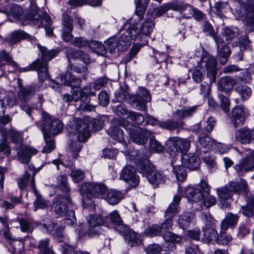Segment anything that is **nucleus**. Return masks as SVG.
<instances>
[{
  "mask_svg": "<svg viewBox=\"0 0 254 254\" xmlns=\"http://www.w3.org/2000/svg\"><path fill=\"white\" fill-rule=\"evenodd\" d=\"M248 185L245 180L241 181L240 183L235 182H231L229 185L218 188L216 190L219 198L221 199L220 203L223 208H227L230 206V203L227 201L232 197V192L240 193L246 192Z\"/></svg>",
  "mask_w": 254,
  "mask_h": 254,
  "instance_id": "f257e3e1",
  "label": "nucleus"
},
{
  "mask_svg": "<svg viewBox=\"0 0 254 254\" xmlns=\"http://www.w3.org/2000/svg\"><path fill=\"white\" fill-rule=\"evenodd\" d=\"M43 123L41 129L44 136H55L60 133L64 127V124L59 120L53 119L50 115L46 112H42Z\"/></svg>",
  "mask_w": 254,
  "mask_h": 254,
  "instance_id": "f03ea898",
  "label": "nucleus"
},
{
  "mask_svg": "<svg viewBox=\"0 0 254 254\" xmlns=\"http://www.w3.org/2000/svg\"><path fill=\"white\" fill-rule=\"evenodd\" d=\"M240 9H236L247 29L254 30V1H238Z\"/></svg>",
  "mask_w": 254,
  "mask_h": 254,
  "instance_id": "7ed1b4c3",
  "label": "nucleus"
},
{
  "mask_svg": "<svg viewBox=\"0 0 254 254\" xmlns=\"http://www.w3.org/2000/svg\"><path fill=\"white\" fill-rule=\"evenodd\" d=\"M87 89L85 88L83 90L78 88L73 91L72 95L65 94L64 96L65 101L69 102L74 101L76 102L75 106L78 110L91 111L95 109V106L87 104L84 103L85 97L87 95Z\"/></svg>",
  "mask_w": 254,
  "mask_h": 254,
  "instance_id": "20e7f679",
  "label": "nucleus"
},
{
  "mask_svg": "<svg viewBox=\"0 0 254 254\" xmlns=\"http://www.w3.org/2000/svg\"><path fill=\"white\" fill-rule=\"evenodd\" d=\"M145 176L148 181L153 185L157 186L159 184H164L165 177L148 159H144V176Z\"/></svg>",
  "mask_w": 254,
  "mask_h": 254,
  "instance_id": "39448f33",
  "label": "nucleus"
},
{
  "mask_svg": "<svg viewBox=\"0 0 254 254\" xmlns=\"http://www.w3.org/2000/svg\"><path fill=\"white\" fill-rule=\"evenodd\" d=\"M168 152L172 156H176L179 151L186 154L190 147V142L187 139L179 137H171L166 141Z\"/></svg>",
  "mask_w": 254,
  "mask_h": 254,
  "instance_id": "423d86ee",
  "label": "nucleus"
},
{
  "mask_svg": "<svg viewBox=\"0 0 254 254\" xmlns=\"http://www.w3.org/2000/svg\"><path fill=\"white\" fill-rule=\"evenodd\" d=\"M201 67H204L207 73V76L209 78L211 83L216 82L217 73V61L213 56L206 54L201 58L200 63Z\"/></svg>",
  "mask_w": 254,
  "mask_h": 254,
  "instance_id": "0eeeda50",
  "label": "nucleus"
},
{
  "mask_svg": "<svg viewBox=\"0 0 254 254\" xmlns=\"http://www.w3.org/2000/svg\"><path fill=\"white\" fill-rule=\"evenodd\" d=\"M38 10L39 8L37 7L35 1H32L29 12L25 16L26 20L35 22L41 19V24L42 26L51 25L50 16L46 13L41 16L38 13Z\"/></svg>",
  "mask_w": 254,
  "mask_h": 254,
  "instance_id": "6e6552de",
  "label": "nucleus"
},
{
  "mask_svg": "<svg viewBox=\"0 0 254 254\" xmlns=\"http://www.w3.org/2000/svg\"><path fill=\"white\" fill-rule=\"evenodd\" d=\"M120 178L133 187L137 186L139 182V178L136 175L135 168L130 165L123 168L120 174Z\"/></svg>",
  "mask_w": 254,
  "mask_h": 254,
  "instance_id": "1a4fd4ad",
  "label": "nucleus"
},
{
  "mask_svg": "<svg viewBox=\"0 0 254 254\" xmlns=\"http://www.w3.org/2000/svg\"><path fill=\"white\" fill-rule=\"evenodd\" d=\"M215 41L217 44V56L219 62L222 64H225L231 53L230 48L220 36Z\"/></svg>",
  "mask_w": 254,
  "mask_h": 254,
  "instance_id": "9d476101",
  "label": "nucleus"
},
{
  "mask_svg": "<svg viewBox=\"0 0 254 254\" xmlns=\"http://www.w3.org/2000/svg\"><path fill=\"white\" fill-rule=\"evenodd\" d=\"M48 64L43 60L38 59L32 63L29 66V69L38 71L39 78L42 81L49 78Z\"/></svg>",
  "mask_w": 254,
  "mask_h": 254,
  "instance_id": "9b49d317",
  "label": "nucleus"
},
{
  "mask_svg": "<svg viewBox=\"0 0 254 254\" xmlns=\"http://www.w3.org/2000/svg\"><path fill=\"white\" fill-rule=\"evenodd\" d=\"M75 129L77 132V138L79 141L85 142L89 137L90 134L88 123L82 119L77 120Z\"/></svg>",
  "mask_w": 254,
  "mask_h": 254,
  "instance_id": "f8f14e48",
  "label": "nucleus"
},
{
  "mask_svg": "<svg viewBox=\"0 0 254 254\" xmlns=\"http://www.w3.org/2000/svg\"><path fill=\"white\" fill-rule=\"evenodd\" d=\"M236 139L242 144H247L254 140V128L250 129L248 127H243L237 131L235 134Z\"/></svg>",
  "mask_w": 254,
  "mask_h": 254,
  "instance_id": "ddd939ff",
  "label": "nucleus"
},
{
  "mask_svg": "<svg viewBox=\"0 0 254 254\" xmlns=\"http://www.w3.org/2000/svg\"><path fill=\"white\" fill-rule=\"evenodd\" d=\"M245 119V113L243 108L237 106L232 110L231 121L235 128L243 126Z\"/></svg>",
  "mask_w": 254,
  "mask_h": 254,
  "instance_id": "4468645a",
  "label": "nucleus"
},
{
  "mask_svg": "<svg viewBox=\"0 0 254 254\" xmlns=\"http://www.w3.org/2000/svg\"><path fill=\"white\" fill-rule=\"evenodd\" d=\"M189 7H190L189 5L179 4L177 2H170L155 9V12L157 16H160L169 9H171L182 12Z\"/></svg>",
  "mask_w": 254,
  "mask_h": 254,
  "instance_id": "2eb2a0df",
  "label": "nucleus"
},
{
  "mask_svg": "<svg viewBox=\"0 0 254 254\" xmlns=\"http://www.w3.org/2000/svg\"><path fill=\"white\" fill-rule=\"evenodd\" d=\"M182 161L183 165L190 170H195L199 167L200 160L197 155L193 154H184Z\"/></svg>",
  "mask_w": 254,
  "mask_h": 254,
  "instance_id": "dca6fc26",
  "label": "nucleus"
},
{
  "mask_svg": "<svg viewBox=\"0 0 254 254\" xmlns=\"http://www.w3.org/2000/svg\"><path fill=\"white\" fill-rule=\"evenodd\" d=\"M216 144V142L205 133L199 134L197 146L200 149L204 152L210 150L214 145Z\"/></svg>",
  "mask_w": 254,
  "mask_h": 254,
  "instance_id": "f3484780",
  "label": "nucleus"
},
{
  "mask_svg": "<svg viewBox=\"0 0 254 254\" xmlns=\"http://www.w3.org/2000/svg\"><path fill=\"white\" fill-rule=\"evenodd\" d=\"M37 150L30 147L20 144L19 151L18 152V160L22 163H28L32 155L36 154Z\"/></svg>",
  "mask_w": 254,
  "mask_h": 254,
  "instance_id": "a211bd4d",
  "label": "nucleus"
},
{
  "mask_svg": "<svg viewBox=\"0 0 254 254\" xmlns=\"http://www.w3.org/2000/svg\"><path fill=\"white\" fill-rule=\"evenodd\" d=\"M66 54L68 59L72 58L81 60L85 64L90 62V59L88 54L81 50H76L71 47L66 48Z\"/></svg>",
  "mask_w": 254,
  "mask_h": 254,
  "instance_id": "6ab92c4d",
  "label": "nucleus"
},
{
  "mask_svg": "<svg viewBox=\"0 0 254 254\" xmlns=\"http://www.w3.org/2000/svg\"><path fill=\"white\" fill-rule=\"evenodd\" d=\"M236 84L234 78L226 76L221 77L218 82V89L219 91L229 93L232 91Z\"/></svg>",
  "mask_w": 254,
  "mask_h": 254,
  "instance_id": "aec40b11",
  "label": "nucleus"
},
{
  "mask_svg": "<svg viewBox=\"0 0 254 254\" xmlns=\"http://www.w3.org/2000/svg\"><path fill=\"white\" fill-rule=\"evenodd\" d=\"M239 216L231 212H228L221 223L222 230L226 231L229 227H235L239 220Z\"/></svg>",
  "mask_w": 254,
  "mask_h": 254,
  "instance_id": "412c9836",
  "label": "nucleus"
},
{
  "mask_svg": "<svg viewBox=\"0 0 254 254\" xmlns=\"http://www.w3.org/2000/svg\"><path fill=\"white\" fill-rule=\"evenodd\" d=\"M236 170L240 173L241 172H247L254 168V162L253 159L250 156L244 158L240 163L235 167Z\"/></svg>",
  "mask_w": 254,
  "mask_h": 254,
  "instance_id": "4be33fe9",
  "label": "nucleus"
},
{
  "mask_svg": "<svg viewBox=\"0 0 254 254\" xmlns=\"http://www.w3.org/2000/svg\"><path fill=\"white\" fill-rule=\"evenodd\" d=\"M185 194L190 201L198 202L202 199V193L199 189L189 187L185 190Z\"/></svg>",
  "mask_w": 254,
  "mask_h": 254,
  "instance_id": "5701e85b",
  "label": "nucleus"
},
{
  "mask_svg": "<svg viewBox=\"0 0 254 254\" xmlns=\"http://www.w3.org/2000/svg\"><path fill=\"white\" fill-rule=\"evenodd\" d=\"M198 106H194L189 108H184L182 110H177L173 113L174 117L177 119H183L192 116L196 112Z\"/></svg>",
  "mask_w": 254,
  "mask_h": 254,
  "instance_id": "b1692460",
  "label": "nucleus"
},
{
  "mask_svg": "<svg viewBox=\"0 0 254 254\" xmlns=\"http://www.w3.org/2000/svg\"><path fill=\"white\" fill-rule=\"evenodd\" d=\"M64 198L63 195L58 196V199L55 201L52 205V208L53 209L57 214L59 215H63L65 214L68 210L67 204L63 202L61 199Z\"/></svg>",
  "mask_w": 254,
  "mask_h": 254,
  "instance_id": "393cba45",
  "label": "nucleus"
},
{
  "mask_svg": "<svg viewBox=\"0 0 254 254\" xmlns=\"http://www.w3.org/2000/svg\"><path fill=\"white\" fill-rule=\"evenodd\" d=\"M61 76L62 83L64 85L71 86L72 88L77 87L78 88L80 85L81 80L71 76L68 73L62 74Z\"/></svg>",
  "mask_w": 254,
  "mask_h": 254,
  "instance_id": "a878e982",
  "label": "nucleus"
},
{
  "mask_svg": "<svg viewBox=\"0 0 254 254\" xmlns=\"http://www.w3.org/2000/svg\"><path fill=\"white\" fill-rule=\"evenodd\" d=\"M30 36L23 31H15L10 35V39L7 41L11 46L13 45L23 39H30Z\"/></svg>",
  "mask_w": 254,
  "mask_h": 254,
  "instance_id": "bb28decb",
  "label": "nucleus"
},
{
  "mask_svg": "<svg viewBox=\"0 0 254 254\" xmlns=\"http://www.w3.org/2000/svg\"><path fill=\"white\" fill-rule=\"evenodd\" d=\"M35 90V88L32 86L20 87V90L17 94L18 98L20 101L26 102L28 100L30 95L34 93Z\"/></svg>",
  "mask_w": 254,
  "mask_h": 254,
  "instance_id": "cd10ccee",
  "label": "nucleus"
},
{
  "mask_svg": "<svg viewBox=\"0 0 254 254\" xmlns=\"http://www.w3.org/2000/svg\"><path fill=\"white\" fill-rule=\"evenodd\" d=\"M124 30L125 31L121 34L119 40L121 45L118 49L119 51L126 50L130 45L131 40L132 39L129 35V33L126 29H124Z\"/></svg>",
  "mask_w": 254,
  "mask_h": 254,
  "instance_id": "c85d7f7f",
  "label": "nucleus"
},
{
  "mask_svg": "<svg viewBox=\"0 0 254 254\" xmlns=\"http://www.w3.org/2000/svg\"><path fill=\"white\" fill-rule=\"evenodd\" d=\"M123 197L122 193L118 190H111L107 195L106 200L112 205L117 204Z\"/></svg>",
  "mask_w": 254,
  "mask_h": 254,
  "instance_id": "c756f323",
  "label": "nucleus"
},
{
  "mask_svg": "<svg viewBox=\"0 0 254 254\" xmlns=\"http://www.w3.org/2000/svg\"><path fill=\"white\" fill-rule=\"evenodd\" d=\"M58 186L62 190L66 193L64 198L69 202L71 201L69 195L67 193L69 191V188L67 183V178L65 176L61 175L58 178Z\"/></svg>",
  "mask_w": 254,
  "mask_h": 254,
  "instance_id": "7c9ffc66",
  "label": "nucleus"
},
{
  "mask_svg": "<svg viewBox=\"0 0 254 254\" xmlns=\"http://www.w3.org/2000/svg\"><path fill=\"white\" fill-rule=\"evenodd\" d=\"M130 136L134 142L139 144H143L142 129L141 127L136 126L132 127Z\"/></svg>",
  "mask_w": 254,
  "mask_h": 254,
  "instance_id": "2f4dec72",
  "label": "nucleus"
},
{
  "mask_svg": "<svg viewBox=\"0 0 254 254\" xmlns=\"http://www.w3.org/2000/svg\"><path fill=\"white\" fill-rule=\"evenodd\" d=\"M125 238L131 247L139 245L142 242L141 237L132 230L130 231Z\"/></svg>",
  "mask_w": 254,
  "mask_h": 254,
  "instance_id": "473e14b6",
  "label": "nucleus"
},
{
  "mask_svg": "<svg viewBox=\"0 0 254 254\" xmlns=\"http://www.w3.org/2000/svg\"><path fill=\"white\" fill-rule=\"evenodd\" d=\"M242 214L247 217H252L254 215V197L251 198L246 206L241 207Z\"/></svg>",
  "mask_w": 254,
  "mask_h": 254,
  "instance_id": "72a5a7b5",
  "label": "nucleus"
},
{
  "mask_svg": "<svg viewBox=\"0 0 254 254\" xmlns=\"http://www.w3.org/2000/svg\"><path fill=\"white\" fill-rule=\"evenodd\" d=\"M193 218V215L190 212H185L179 217V224L183 229L189 226Z\"/></svg>",
  "mask_w": 254,
  "mask_h": 254,
  "instance_id": "f704fd0d",
  "label": "nucleus"
},
{
  "mask_svg": "<svg viewBox=\"0 0 254 254\" xmlns=\"http://www.w3.org/2000/svg\"><path fill=\"white\" fill-rule=\"evenodd\" d=\"M183 125V122L178 123L177 121L169 120L166 122H160L159 123V126L162 128L173 130L177 129Z\"/></svg>",
  "mask_w": 254,
  "mask_h": 254,
  "instance_id": "c9c22d12",
  "label": "nucleus"
},
{
  "mask_svg": "<svg viewBox=\"0 0 254 254\" xmlns=\"http://www.w3.org/2000/svg\"><path fill=\"white\" fill-rule=\"evenodd\" d=\"M149 151L148 152H145L146 156H148L152 152H161L164 149V147L159 142H158L155 138L151 139L149 142Z\"/></svg>",
  "mask_w": 254,
  "mask_h": 254,
  "instance_id": "e433bc0d",
  "label": "nucleus"
},
{
  "mask_svg": "<svg viewBox=\"0 0 254 254\" xmlns=\"http://www.w3.org/2000/svg\"><path fill=\"white\" fill-rule=\"evenodd\" d=\"M89 47L94 52L102 56H104L107 51L106 47L104 45L97 41L90 42L89 44Z\"/></svg>",
  "mask_w": 254,
  "mask_h": 254,
  "instance_id": "4c0bfd02",
  "label": "nucleus"
},
{
  "mask_svg": "<svg viewBox=\"0 0 254 254\" xmlns=\"http://www.w3.org/2000/svg\"><path fill=\"white\" fill-rule=\"evenodd\" d=\"M108 133L118 142H122L124 140L123 131L117 127H110L108 130Z\"/></svg>",
  "mask_w": 254,
  "mask_h": 254,
  "instance_id": "58836bf2",
  "label": "nucleus"
},
{
  "mask_svg": "<svg viewBox=\"0 0 254 254\" xmlns=\"http://www.w3.org/2000/svg\"><path fill=\"white\" fill-rule=\"evenodd\" d=\"M89 190L91 194L94 195L96 194H103L107 190V188L104 184H97L91 185L89 187Z\"/></svg>",
  "mask_w": 254,
  "mask_h": 254,
  "instance_id": "ea45409f",
  "label": "nucleus"
},
{
  "mask_svg": "<svg viewBox=\"0 0 254 254\" xmlns=\"http://www.w3.org/2000/svg\"><path fill=\"white\" fill-rule=\"evenodd\" d=\"M236 91L241 96L243 99H248L250 97L252 93L251 89L246 85H240L237 86L236 89Z\"/></svg>",
  "mask_w": 254,
  "mask_h": 254,
  "instance_id": "a19ab883",
  "label": "nucleus"
},
{
  "mask_svg": "<svg viewBox=\"0 0 254 254\" xmlns=\"http://www.w3.org/2000/svg\"><path fill=\"white\" fill-rule=\"evenodd\" d=\"M173 170L178 181L183 182L185 180L187 175L185 166L178 165L174 167Z\"/></svg>",
  "mask_w": 254,
  "mask_h": 254,
  "instance_id": "79ce46f5",
  "label": "nucleus"
},
{
  "mask_svg": "<svg viewBox=\"0 0 254 254\" xmlns=\"http://www.w3.org/2000/svg\"><path fill=\"white\" fill-rule=\"evenodd\" d=\"M107 50L109 51L110 53L114 52L116 49L119 48V46L121 45L120 44L119 40L117 38L112 37L109 39L106 42Z\"/></svg>",
  "mask_w": 254,
  "mask_h": 254,
  "instance_id": "37998d69",
  "label": "nucleus"
},
{
  "mask_svg": "<svg viewBox=\"0 0 254 254\" xmlns=\"http://www.w3.org/2000/svg\"><path fill=\"white\" fill-rule=\"evenodd\" d=\"M33 184L32 187H33L35 194L37 196V199L34 202V207L35 210H37L38 209H43L46 208L47 206L46 202L45 201L44 199H42L41 195L38 194L36 190L35 186H34V180L33 179L32 180Z\"/></svg>",
  "mask_w": 254,
  "mask_h": 254,
  "instance_id": "c03bdc74",
  "label": "nucleus"
},
{
  "mask_svg": "<svg viewBox=\"0 0 254 254\" xmlns=\"http://www.w3.org/2000/svg\"><path fill=\"white\" fill-rule=\"evenodd\" d=\"M40 51L42 54V58L39 59L40 60H43L47 63L48 61L51 60L52 58L56 56L58 52L56 50L48 51V50L44 47H40Z\"/></svg>",
  "mask_w": 254,
  "mask_h": 254,
  "instance_id": "a18cd8bd",
  "label": "nucleus"
},
{
  "mask_svg": "<svg viewBox=\"0 0 254 254\" xmlns=\"http://www.w3.org/2000/svg\"><path fill=\"white\" fill-rule=\"evenodd\" d=\"M88 223L90 227H96L102 225L104 223V220L100 215H91L88 220Z\"/></svg>",
  "mask_w": 254,
  "mask_h": 254,
  "instance_id": "49530a36",
  "label": "nucleus"
},
{
  "mask_svg": "<svg viewBox=\"0 0 254 254\" xmlns=\"http://www.w3.org/2000/svg\"><path fill=\"white\" fill-rule=\"evenodd\" d=\"M130 159L134 161L140 170H143L142 157L137 150H133L129 153Z\"/></svg>",
  "mask_w": 254,
  "mask_h": 254,
  "instance_id": "de8ad7c7",
  "label": "nucleus"
},
{
  "mask_svg": "<svg viewBox=\"0 0 254 254\" xmlns=\"http://www.w3.org/2000/svg\"><path fill=\"white\" fill-rule=\"evenodd\" d=\"M218 98L221 109L226 113L229 112L230 106L229 98L221 93L218 94Z\"/></svg>",
  "mask_w": 254,
  "mask_h": 254,
  "instance_id": "09e8293b",
  "label": "nucleus"
},
{
  "mask_svg": "<svg viewBox=\"0 0 254 254\" xmlns=\"http://www.w3.org/2000/svg\"><path fill=\"white\" fill-rule=\"evenodd\" d=\"M123 28L124 29H126V30L129 33V35L132 39H135L140 32L137 25L135 24L131 25L130 23H126Z\"/></svg>",
  "mask_w": 254,
  "mask_h": 254,
  "instance_id": "8fccbe9b",
  "label": "nucleus"
},
{
  "mask_svg": "<svg viewBox=\"0 0 254 254\" xmlns=\"http://www.w3.org/2000/svg\"><path fill=\"white\" fill-rule=\"evenodd\" d=\"M205 237L209 241H215L218 238L217 231L213 228H207L203 230Z\"/></svg>",
  "mask_w": 254,
  "mask_h": 254,
  "instance_id": "3c124183",
  "label": "nucleus"
},
{
  "mask_svg": "<svg viewBox=\"0 0 254 254\" xmlns=\"http://www.w3.org/2000/svg\"><path fill=\"white\" fill-rule=\"evenodd\" d=\"M108 80V78L106 77L98 78L91 84L92 85L91 87L95 90H99L107 85Z\"/></svg>",
  "mask_w": 254,
  "mask_h": 254,
  "instance_id": "603ef678",
  "label": "nucleus"
},
{
  "mask_svg": "<svg viewBox=\"0 0 254 254\" xmlns=\"http://www.w3.org/2000/svg\"><path fill=\"white\" fill-rule=\"evenodd\" d=\"M204 76V70L201 66H197L194 68L192 78L196 82H200Z\"/></svg>",
  "mask_w": 254,
  "mask_h": 254,
  "instance_id": "864d4df0",
  "label": "nucleus"
},
{
  "mask_svg": "<svg viewBox=\"0 0 254 254\" xmlns=\"http://www.w3.org/2000/svg\"><path fill=\"white\" fill-rule=\"evenodd\" d=\"M238 34V31L236 29H232L230 28H226L223 33L222 37L224 41H228L229 40L236 37Z\"/></svg>",
  "mask_w": 254,
  "mask_h": 254,
  "instance_id": "5fc2aeb1",
  "label": "nucleus"
},
{
  "mask_svg": "<svg viewBox=\"0 0 254 254\" xmlns=\"http://www.w3.org/2000/svg\"><path fill=\"white\" fill-rule=\"evenodd\" d=\"M46 145L43 149L44 153H50L55 148V141L52 138V136H44Z\"/></svg>",
  "mask_w": 254,
  "mask_h": 254,
  "instance_id": "6e6d98bb",
  "label": "nucleus"
},
{
  "mask_svg": "<svg viewBox=\"0 0 254 254\" xmlns=\"http://www.w3.org/2000/svg\"><path fill=\"white\" fill-rule=\"evenodd\" d=\"M102 1H68V4L72 6L76 7L84 4H89L92 6L101 5Z\"/></svg>",
  "mask_w": 254,
  "mask_h": 254,
  "instance_id": "4d7b16f0",
  "label": "nucleus"
},
{
  "mask_svg": "<svg viewBox=\"0 0 254 254\" xmlns=\"http://www.w3.org/2000/svg\"><path fill=\"white\" fill-rule=\"evenodd\" d=\"M202 198L204 205L207 208L210 207L216 203V198L214 196L210 195L209 192L202 194Z\"/></svg>",
  "mask_w": 254,
  "mask_h": 254,
  "instance_id": "13d9d810",
  "label": "nucleus"
},
{
  "mask_svg": "<svg viewBox=\"0 0 254 254\" xmlns=\"http://www.w3.org/2000/svg\"><path fill=\"white\" fill-rule=\"evenodd\" d=\"M161 233V228L160 226L157 225H153L149 227L145 231L146 236L150 237H155L159 235Z\"/></svg>",
  "mask_w": 254,
  "mask_h": 254,
  "instance_id": "bf43d9fd",
  "label": "nucleus"
},
{
  "mask_svg": "<svg viewBox=\"0 0 254 254\" xmlns=\"http://www.w3.org/2000/svg\"><path fill=\"white\" fill-rule=\"evenodd\" d=\"M178 212V208L174 204H171L165 211V217L173 219Z\"/></svg>",
  "mask_w": 254,
  "mask_h": 254,
  "instance_id": "052dcab7",
  "label": "nucleus"
},
{
  "mask_svg": "<svg viewBox=\"0 0 254 254\" xmlns=\"http://www.w3.org/2000/svg\"><path fill=\"white\" fill-rule=\"evenodd\" d=\"M203 23V32L206 33L207 35L212 36L215 41H216V39L219 38V37L216 36L212 25L210 23L206 21H204Z\"/></svg>",
  "mask_w": 254,
  "mask_h": 254,
  "instance_id": "680f3d73",
  "label": "nucleus"
},
{
  "mask_svg": "<svg viewBox=\"0 0 254 254\" xmlns=\"http://www.w3.org/2000/svg\"><path fill=\"white\" fill-rule=\"evenodd\" d=\"M81 142H83L82 141H79L77 139H76L75 141H73L72 139L71 140V142L69 145V149L70 150L73 152H75L76 153L74 155L73 157L74 158H76L78 156V154L77 153L79 152L81 148Z\"/></svg>",
  "mask_w": 254,
  "mask_h": 254,
  "instance_id": "e2e57ef3",
  "label": "nucleus"
},
{
  "mask_svg": "<svg viewBox=\"0 0 254 254\" xmlns=\"http://www.w3.org/2000/svg\"><path fill=\"white\" fill-rule=\"evenodd\" d=\"M162 250V247L156 244L149 245L145 249L146 254H159Z\"/></svg>",
  "mask_w": 254,
  "mask_h": 254,
  "instance_id": "0e129e2a",
  "label": "nucleus"
},
{
  "mask_svg": "<svg viewBox=\"0 0 254 254\" xmlns=\"http://www.w3.org/2000/svg\"><path fill=\"white\" fill-rule=\"evenodd\" d=\"M163 238L166 242L172 243L179 242L181 241V238L179 236L169 231L163 234Z\"/></svg>",
  "mask_w": 254,
  "mask_h": 254,
  "instance_id": "69168bd1",
  "label": "nucleus"
},
{
  "mask_svg": "<svg viewBox=\"0 0 254 254\" xmlns=\"http://www.w3.org/2000/svg\"><path fill=\"white\" fill-rule=\"evenodd\" d=\"M99 103L100 105L107 106L109 103V97L108 93L105 91H102L98 95Z\"/></svg>",
  "mask_w": 254,
  "mask_h": 254,
  "instance_id": "338daca9",
  "label": "nucleus"
},
{
  "mask_svg": "<svg viewBox=\"0 0 254 254\" xmlns=\"http://www.w3.org/2000/svg\"><path fill=\"white\" fill-rule=\"evenodd\" d=\"M90 42L82 37H76L73 41L72 44L79 48H82L87 46L89 47Z\"/></svg>",
  "mask_w": 254,
  "mask_h": 254,
  "instance_id": "774afa93",
  "label": "nucleus"
}]
</instances>
